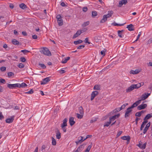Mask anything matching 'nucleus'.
<instances>
[{
  "mask_svg": "<svg viewBox=\"0 0 152 152\" xmlns=\"http://www.w3.org/2000/svg\"><path fill=\"white\" fill-rule=\"evenodd\" d=\"M120 115L119 114H118L112 117H109V121L104 123V126H108L111 123L112 121H113V120H115L116 118H118L119 116Z\"/></svg>",
  "mask_w": 152,
  "mask_h": 152,
  "instance_id": "f257e3e1",
  "label": "nucleus"
},
{
  "mask_svg": "<svg viewBox=\"0 0 152 152\" xmlns=\"http://www.w3.org/2000/svg\"><path fill=\"white\" fill-rule=\"evenodd\" d=\"M141 86V84L140 83H139L137 84H132L126 90V92L127 93L129 92L134 89L138 88L140 87Z\"/></svg>",
  "mask_w": 152,
  "mask_h": 152,
  "instance_id": "f03ea898",
  "label": "nucleus"
},
{
  "mask_svg": "<svg viewBox=\"0 0 152 152\" xmlns=\"http://www.w3.org/2000/svg\"><path fill=\"white\" fill-rule=\"evenodd\" d=\"M40 52L45 55L50 56L51 55V53L48 49L46 48H42L40 50Z\"/></svg>",
  "mask_w": 152,
  "mask_h": 152,
  "instance_id": "7ed1b4c3",
  "label": "nucleus"
},
{
  "mask_svg": "<svg viewBox=\"0 0 152 152\" xmlns=\"http://www.w3.org/2000/svg\"><path fill=\"white\" fill-rule=\"evenodd\" d=\"M56 18L58 25L59 26H62L63 24V23L61 15H57Z\"/></svg>",
  "mask_w": 152,
  "mask_h": 152,
  "instance_id": "20e7f679",
  "label": "nucleus"
},
{
  "mask_svg": "<svg viewBox=\"0 0 152 152\" xmlns=\"http://www.w3.org/2000/svg\"><path fill=\"white\" fill-rule=\"evenodd\" d=\"M19 83L14 84H8L7 85L8 88L10 89L15 88H18Z\"/></svg>",
  "mask_w": 152,
  "mask_h": 152,
  "instance_id": "39448f33",
  "label": "nucleus"
},
{
  "mask_svg": "<svg viewBox=\"0 0 152 152\" xmlns=\"http://www.w3.org/2000/svg\"><path fill=\"white\" fill-rule=\"evenodd\" d=\"M98 94V91H93L91 94V100L92 101L93 100L94 97Z\"/></svg>",
  "mask_w": 152,
  "mask_h": 152,
  "instance_id": "423d86ee",
  "label": "nucleus"
},
{
  "mask_svg": "<svg viewBox=\"0 0 152 152\" xmlns=\"http://www.w3.org/2000/svg\"><path fill=\"white\" fill-rule=\"evenodd\" d=\"M147 107V104H142L137 107V109L138 110H140L144 109Z\"/></svg>",
  "mask_w": 152,
  "mask_h": 152,
  "instance_id": "0eeeda50",
  "label": "nucleus"
},
{
  "mask_svg": "<svg viewBox=\"0 0 152 152\" xmlns=\"http://www.w3.org/2000/svg\"><path fill=\"white\" fill-rule=\"evenodd\" d=\"M132 110L129 108V107L128 108L126 112V113L125 114V118H126L128 117L129 115V113L132 112Z\"/></svg>",
  "mask_w": 152,
  "mask_h": 152,
  "instance_id": "6e6552de",
  "label": "nucleus"
},
{
  "mask_svg": "<svg viewBox=\"0 0 152 152\" xmlns=\"http://www.w3.org/2000/svg\"><path fill=\"white\" fill-rule=\"evenodd\" d=\"M150 94L149 93H145L144 94H142L141 97V100H143L147 99L150 95Z\"/></svg>",
  "mask_w": 152,
  "mask_h": 152,
  "instance_id": "1a4fd4ad",
  "label": "nucleus"
},
{
  "mask_svg": "<svg viewBox=\"0 0 152 152\" xmlns=\"http://www.w3.org/2000/svg\"><path fill=\"white\" fill-rule=\"evenodd\" d=\"M14 118V116H12L10 118L7 119L5 121L7 123H12Z\"/></svg>",
  "mask_w": 152,
  "mask_h": 152,
  "instance_id": "9d476101",
  "label": "nucleus"
},
{
  "mask_svg": "<svg viewBox=\"0 0 152 152\" xmlns=\"http://www.w3.org/2000/svg\"><path fill=\"white\" fill-rule=\"evenodd\" d=\"M49 78L47 77L43 79V81L41 82V84L43 85L47 83L50 81Z\"/></svg>",
  "mask_w": 152,
  "mask_h": 152,
  "instance_id": "9b49d317",
  "label": "nucleus"
},
{
  "mask_svg": "<svg viewBox=\"0 0 152 152\" xmlns=\"http://www.w3.org/2000/svg\"><path fill=\"white\" fill-rule=\"evenodd\" d=\"M127 3V0H122L119 2L118 6L121 7L123 4H126Z\"/></svg>",
  "mask_w": 152,
  "mask_h": 152,
  "instance_id": "f8f14e48",
  "label": "nucleus"
},
{
  "mask_svg": "<svg viewBox=\"0 0 152 152\" xmlns=\"http://www.w3.org/2000/svg\"><path fill=\"white\" fill-rule=\"evenodd\" d=\"M151 123L150 122H149L148 123L145 128L144 129L143 131V133L144 134H145L147 131L149 127L150 126Z\"/></svg>",
  "mask_w": 152,
  "mask_h": 152,
  "instance_id": "ddd939ff",
  "label": "nucleus"
},
{
  "mask_svg": "<svg viewBox=\"0 0 152 152\" xmlns=\"http://www.w3.org/2000/svg\"><path fill=\"white\" fill-rule=\"evenodd\" d=\"M74 118L73 117H71L69 118V122L71 126H72L75 123V122L74 121Z\"/></svg>",
  "mask_w": 152,
  "mask_h": 152,
  "instance_id": "4468645a",
  "label": "nucleus"
},
{
  "mask_svg": "<svg viewBox=\"0 0 152 152\" xmlns=\"http://www.w3.org/2000/svg\"><path fill=\"white\" fill-rule=\"evenodd\" d=\"M68 120L67 118H65L63 121V123L61 124V127L66 126H67V122Z\"/></svg>",
  "mask_w": 152,
  "mask_h": 152,
  "instance_id": "2eb2a0df",
  "label": "nucleus"
},
{
  "mask_svg": "<svg viewBox=\"0 0 152 152\" xmlns=\"http://www.w3.org/2000/svg\"><path fill=\"white\" fill-rule=\"evenodd\" d=\"M127 28H128V30L129 31H133L134 30V26L132 24L128 25L127 27Z\"/></svg>",
  "mask_w": 152,
  "mask_h": 152,
  "instance_id": "dca6fc26",
  "label": "nucleus"
},
{
  "mask_svg": "<svg viewBox=\"0 0 152 152\" xmlns=\"http://www.w3.org/2000/svg\"><path fill=\"white\" fill-rule=\"evenodd\" d=\"M113 11H109L108 12V13L107 15H105L106 17H107V18H109L112 16L113 14Z\"/></svg>",
  "mask_w": 152,
  "mask_h": 152,
  "instance_id": "f3484780",
  "label": "nucleus"
},
{
  "mask_svg": "<svg viewBox=\"0 0 152 152\" xmlns=\"http://www.w3.org/2000/svg\"><path fill=\"white\" fill-rule=\"evenodd\" d=\"M81 34V32L80 31V30H78L76 33L74 35L73 38H75L77 37H78V36L80 35V34Z\"/></svg>",
  "mask_w": 152,
  "mask_h": 152,
  "instance_id": "a211bd4d",
  "label": "nucleus"
},
{
  "mask_svg": "<svg viewBox=\"0 0 152 152\" xmlns=\"http://www.w3.org/2000/svg\"><path fill=\"white\" fill-rule=\"evenodd\" d=\"M121 138L122 140H126L128 141H129L130 140V137L129 136H124L122 137H121Z\"/></svg>",
  "mask_w": 152,
  "mask_h": 152,
  "instance_id": "6ab92c4d",
  "label": "nucleus"
},
{
  "mask_svg": "<svg viewBox=\"0 0 152 152\" xmlns=\"http://www.w3.org/2000/svg\"><path fill=\"white\" fill-rule=\"evenodd\" d=\"M152 117V113L146 115L144 118V120H147Z\"/></svg>",
  "mask_w": 152,
  "mask_h": 152,
  "instance_id": "aec40b11",
  "label": "nucleus"
},
{
  "mask_svg": "<svg viewBox=\"0 0 152 152\" xmlns=\"http://www.w3.org/2000/svg\"><path fill=\"white\" fill-rule=\"evenodd\" d=\"M121 110V109L120 107L116 108L113 110L110 113V115H111V113L113 114V113H115L116 112H119Z\"/></svg>",
  "mask_w": 152,
  "mask_h": 152,
  "instance_id": "412c9836",
  "label": "nucleus"
},
{
  "mask_svg": "<svg viewBox=\"0 0 152 152\" xmlns=\"http://www.w3.org/2000/svg\"><path fill=\"white\" fill-rule=\"evenodd\" d=\"M12 42V44L15 45H18L20 44L19 42L16 39H13Z\"/></svg>",
  "mask_w": 152,
  "mask_h": 152,
  "instance_id": "4be33fe9",
  "label": "nucleus"
},
{
  "mask_svg": "<svg viewBox=\"0 0 152 152\" xmlns=\"http://www.w3.org/2000/svg\"><path fill=\"white\" fill-rule=\"evenodd\" d=\"M144 121L142 122V124L141 125L140 128V129L141 130H142L143 129V128L144 127L145 125V124L147 123L148 121L147 120H144Z\"/></svg>",
  "mask_w": 152,
  "mask_h": 152,
  "instance_id": "5701e85b",
  "label": "nucleus"
},
{
  "mask_svg": "<svg viewBox=\"0 0 152 152\" xmlns=\"http://www.w3.org/2000/svg\"><path fill=\"white\" fill-rule=\"evenodd\" d=\"M107 20V17H106L105 15L103 16L100 22L101 23H104Z\"/></svg>",
  "mask_w": 152,
  "mask_h": 152,
  "instance_id": "b1692460",
  "label": "nucleus"
},
{
  "mask_svg": "<svg viewBox=\"0 0 152 152\" xmlns=\"http://www.w3.org/2000/svg\"><path fill=\"white\" fill-rule=\"evenodd\" d=\"M18 88H25L27 86V85L25 83H22L21 84L19 83Z\"/></svg>",
  "mask_w": 152,
  "mask_h": 152,
  "instance_id": "393cba45",
  "label": "nucleus"
},
{
  "mask_svg": "<svg viewBox=\"0 0 152 152\" xmlns=\"http://www.w3.org/2000/svg\"><path fill=\"white\" fill-rule=\"evenodd\" d=\"M56 136L57 139H59L61 138V133L58 130L57 131Z\"/></svg>",
  "mask_w": 152,
  "mask_h": 152,
  "instance_id": "a878e982",
  "label": "nucleus"
},
{
  "mask_svg": "<svg viewBox=\"0 0 152 152\" xmlns=\"http://www.w3.org/2000/svg\"><path fill=\"white\" fill-rule=\"evenodd\" d=\"M20 8L23 10L25 9L26 8V6L23 3H21L19 5Z\"/></svg>",
  "mask_w": 152,
  "mask_h": 152,
  "instance_id": "bb28decb",
  "label": "nucleus"
},
{
  "mask_svg": "<svg viewBox=\"0 0 152 152\" xmlns=\"http://www.w3.org/2000/svg\"><path fill=\"white\" fill-rule=\"evenodd\" d=\"M140 71L137 69H136L135 71L132 70L130 71V73L133 74H137L139 73Z\"/></svg>",
  "mask_w": 152,
  "mask_h": 152,
  "instance_id": "cd10ccee",
  "label": "nucleus"
},
{
  "mask_svg": "<svg viewBox=\"0 0 152 152\" xmlns=\"http://www.w3.org/2000/svg\"><path fill=\"white\" fill-rule=\"evenodd\" d=\"M70 58L69 57H67L65 58L64 60H63L61 62L63 64H65L68 61Z\"/></svg>",
  "mask_w": 152,
  "mask_h": 152,
  "instance_id": "c85d7f7f",
  "label": "nucleus"
},
{
  "mask_svg": "<svg viewBox=\"0 0 152 152\" xmlns=\"http://www.w3.org/2000/svg\"><path fill=\"white\" fill-rule=\"evenodd\" d=\"M83 42V41L82 40H79L77 41H74V43L75 45H77L82 43Z\"/></svg>",
  "mask_w": 152,
  "mask_h": 152,
  "instance_id": "c756f323",
  "label": "nucleus"
},
{
  "mask_svg": "<svg viewBox=\"0 0 152 152\" xmlns=\"http://www.w3.org/2000/svg\"><path fill=\"white\" fill-rule=\"evenodd\" d=\"M52 145H56V140L53 137H52Z\"/></svg>",
  "mask_w": 152,
  "mask_h": 152,
  "instance_id": "7c9ffc66",
  "label": "nucleus"
},
{
  "mask_svg": "<svg viewBox=\"0 0 152 152\" xmlns=\"http://www.w3.org/2000/svg\"><path fill=\"white\" fill-rule=\"evenodd\" d=\"M79 112L80 114H83V108L82 107H80L79 108Z\"/></svg>",
  "mask_w": 152,
  "mask_h": 152,
  "instance_id": "2f4dec72",
  "label": "nucleus"
},
{
  "mask_svg": "<svg viewBox=\"0 0 152 152\" xmlns=\"http://www.w3.org/2000/svg\"><path fill=\"white\" fill-rule=\"evenodd\" d=\"M89 24V21L86 22L82 25V26L83 27H84L88 25Z\"/></svg>",
  "mask_w": 152,
  "mask_h": 152,
  "instance_id": "473e14b6",
  "label": "nucleus"
},
{
  "mask_svg": "<svg viewBox=\"0 0 152 152\" xmlns=\"http://www.w3.org/2000/svg\"><path fill=\"white\" fill-rule=\"evenodd\" d=\"M94 90H99L100 89V86L99 85H96L94 87Z\"/></svg>",
  "mask_w": 152,
  "mask_h": 152,
  "instance_id": "72a5a7b5",
  "label": "nucleus"
},
{
  "mask_svg": "<svg viewBox=\"0 0 152 152\" xmlns=\"http://www.w3.org/2000/svg\"><path fill=\"white\" fill-rule=\"evenodd\" d=\"M82 145H81L79 146V147L77 148L76 150L75 151V152H80L82 151V150H81L80 148H82Z\"/></svg>",
  "mask_w": 152,
  "mask_h": 152,
  "instance_id": "f704fd0d",
  "label": "nucleus"
},
{
  "mask_svg": "<svg viewBox=\"0 0 152 152\" xmlns=\"http://www.w3.org/2000/svg\"><path fill=\"white\" fill-rule=\"evenodd\" d=\"M7 75L9 77H10L14 75V73L12 72H8L7 73Z\"/></svg>",
  "mask_w": 152,
  "mask_h": 152,
  "instance_id": "c9c22d12",
  "label": "nucleus"
},
{
  "mask_svg": "<svg viewBox=\"0 0 152 152\" xmlns=\"http://www.w3.org/2000/svg\"><path fill=\"white\" fill-rule=\"evenodd\" d=\"M97 13L96 11H93L92 12V17L94 18L97 15Z\"/></svg>",
  "mask_w": 152,
  "mask_h": 152,
  "instance_id": "e433bc0d",
  "label": "nucleus"
},
{
  "mask_svg": "<svg viewBox=\"0 0 152 152\" xmlns=\"http://www.w3.org/2000/svg\"><path fill=\"white\" fill-rule=\"evenodd\" d=\"M85 140V139L83 140H78L75 141V143L77 145L79 143H81L83 142Z\"/></svg>",
  "mask_w": 152,
  "mask_h": 152,
  "instance_id": "4c0bfd02",
  "label": "nucleus"
},
{
  "mask_svg": "<svg viewBox=\"0 0 152 152\" xmlns=\"http://www.w3.org/2000/svg\"><path fill=\"white\" fill-rule=\"evenodd\" d=\"M125 24V23H124V24H118V23H112V25H113L114 26H123L124 24Z\"/></svg>",
  "mask_w": 152,
  "mask_h": 152,
  "instance_id": "58836bf2",
  "label": "nucleus"
},
{
  "mask_svg": "<svg viewBox=\"0 0 152 152\" xmlns=\"http://www.w3.org/2000/svg\"><path fill=\"white\" fill-rule=\"evenodd\" d=\"M18 66V67L20 68H23L24 67V64L22 63H20Z\"/></svg>",
  "mask_w": 152,
  "mask_h": 152,
  "instance_id": "ea45409f",
  "label": "nucleus"
},
{
  "mask_svg": "<svg viewBox=\"0 0 152 152\" xmlns=\"http://www.w3.org/2000/svg\"><path fill=\"white\" fill-rule=\"evenodd\" d=\"M77 117L78 118L81 119L83 118V114H79V113H77Z\"/></svg>",
  "mask_w": 152,
  "mask_h": 152,
  "instance_id": "a19ab883",
  "label": "nucleus"
},
{
  "mask_svg": "<svg viewBox=\"0 0 152 152\" xmlns=\"http://www.w3.org/2000/svg\"><path fill=\"white\" fill-rule=\"evenodd\" d=\"M39 65L43 69H45L46 68V66L43 64H41L40 63H39Z\"/></svg>",
  "mask_w": 152,
  "mask_h": 152,
  "instance_id": "79ce46f5",
  "label": "nucleus"
},
{
  "mask_svg": "<svg viewBox=\"0 0 152 152\" xmlns=\"http://www.w3.org/2000/svg\"><path fill=\"white\" fill-rule=\"evenodd\" d=\"M118 36L121 38H122L124 37V35H122V34L121 33H120V30H118Z\"/></svg>",
  "mask_w": 152,
  "mask_h": 152,
  "instance_id": "37998d69",
  "label": "nucleus"
},
{
  "mask_svg": "<svg viewBox=\"0 0 152 152\" xmlns=\"http://www.w3.org/2000/svg\"><path fill=\"white\" fill-rule=\"evenodd\" d=\"M146 144L147 143L146 142L143 145L142 144L141 148L143 149H145L146 148Z\"/></svg>",
  "mask_w": 152,
  "mask_h": 152,
  "instance_id": "c03bdc74",
  "label": "nucleus"
},
{
  "mask_svg": "<svg viewBox=\"0 0 152 152\" xmlns=\"http://www.w3.org/2000/svg\"><path fill=\"white\" fill-rule=\"evenodd\" d=\"M92 146V143H91V144L89 145L86 149V150L88 151H89L90 149H91V147Z\"/></svg>",
  "mask_w": 152,
  "mask_h": 152,
  "instance_id": "a18cd8bd",
  "label": "nucleus"
},
{
  "mask_svg": "<svg viewBox=\"0 0 152 152\" xmlns=\"http://www.w3.org/2000/svg\"><path fill=\"white\" fill-rule=\"evenodd\" d=\"M34 92L33 90L31 89L30 91H28V92H25V93L27 94H32Z\"/></svg>",
  "mask_w": 152,
  "mask_h": 152,
  "instance_id": "49530a36",
  "label": "nucleus"
},
{
  "mask_svg": "<svg viewBox=\"0 0 152 152\" xmlns=\"http://www.w3.org/2000/svg\"><path fill=\"white\" fill-rule=\"evenodd\" d=\"M20 60L22 62H24L26 61V59L24 57H22L20 58Z\"/></svg>",
  "mask_w": 152,
  "mask_h": 152,
  "instance_id": "de8ad7c7",
  "label": "nucleus"
},
{
  "mask_svg": "<svg viewBox=\"0 0 152 152\" xmlns=\"http://www.w3.org/2000/svg\"><path fill=\"white\" fill-rule=\"evenodd\" d=\"M128 104L127 103H126V104H124L122 105L121 107H120L121 109V110L124 109L125 108L126 106Z\"/></svg>",
  "mask_w": 152,
  "mask_h": 152,
  "instance_id": "09e8293b",
  "label": "nucleus"
},
{
  "mask_svg": "<svg viewBox=\"0 0 152 152\" xmlns=\"http://www.w3.org/2000/svg\"><path fill=\"white\" fill-rule=\"evenodd\" d=\"M140 35H141V33L140 32L138 35V36L137 37V39H136V40H135L134 42H136L138 40V39H139V38L140 37Z\"/></svg>",
  "mask_w": 152,
  "mask_h": 152,
  "instance_id": "8fccbe9b",
  "label": "nucleus"
},
{
  "mask_svg": "<svg viewBox=\"0 0 152 152\" xmlns=\"http://www.w3.org/2000/svg\"><path fill=\"white\" fill-rule=\"evenodd\" d=\"M0 70L2 72L5 71L6 70V68L5 66H2L1 67Z\"/></svg>",
  "mask_w": 152,
  "mask_h": 152,
  "instance_id": "3c124183",
  "label": "nucleus"
},
{
  "mask_svg": "<svg viewBox=\"0 0 152 152\" xmlns=\"http://www.w3.org/2000/svg\"><path fill=\"white\" fill-rule=\"evenodd\" d=\"M21 52L23 53L24 54H25L26 53L29 52L30 51L26 50H21Z\"/></svg>",
  "mask_w": 152,
  "mask_h": 152,
  "instance_id": "603ef678",
  "label": "nucleus"
},
{
  "mask_svg": "<svg viewBox=\"0 0 152 152\" xmlns=\"http://www.w3.org/2000/svg\"><path fill=\"white\" fill-rule=\"evenodd\" d=\"M141 114L140 112H137L135 114V116L138 117H140L141 116Z\"/></svg>",
  "mask_w": 152,
  "mask_h": 152,
  "instance_id": "864d4df0",
  "label": "nucleus"
},
{
  "mask_svg": "<svg viewBox=\"0 0 152 152\" xmlns=\"http://www.w3.org/2000/svg\"><path fill=\"white\" fill-rule=\"evenodd\" d=\"M137 106L136 104L134 103L132 105L131 107H129V108H130L131 109H132L134 107H137Z\"/></svg>",
  "mask_w": 152,
  "mask_h": 152,
  "instance_id": "5fc2aeb1",
  "label": "nucleus"
},
{
  "mask_svg": "<svg viewBox=\"0 0 152 152\" xmlns=\"http://www.w3.org/2000/svg\"><path fill=\"white\" fill-rule=\"evenodd\" d=\"M122 133L123 132L122 131H120L118 132L117 134V137H118L119 136L122 134Z\"/></svg>",
  "mask_w": 152,
  "mask_h": 152,
  "instance_id": "6e6d98bb",
  "label": "nucleus"
},
{
  "mask_svg": "<svg viewBox=\"0 0 152 152\" xmlns=\"http://www.w3.org/2000/svg\"><path fill=\"white\" fill-rule=\"evenodd\" d=\"M85 45H80L77 48V49H82L85 47Z\"/></svg>",
  "mask_w": 152,
  "mask_h": 152,
  "instance_id": "4d7b16f0",
  "label": "nucleus"
},
{
  "mask_svg": "<svg viewBox=\"0 0 152 152\" xmlns=\"http://www.w3.org/2000/svg\"><path fill=\"white\" fill-rule=\"evenodd\" d=\"M80 30V31L81 32V33H82L86 31L87 30V29L86 28H84L83 29Z\"/></svg>",
  "mask_w": 152,
  "mask_h": 152,
  "instance_id": "13d9d810",
  "label": "nucleus"
},
{
  "mask_svg": "<svg viewBox=\"0 0 152 152\" xmlns=\"http://www.w3.org/2000/svg\"><path fill=\"white\" fill-rule=\"evenodd\" d=\"M5 79H0V82L2 83H4L5 82Z\"/></svg>",
  "mask_w": 152,
  "mask_h": 152,
  "instance_id": "bf43d9fd",
  "label": "nucleus"
},
{
  "mask_svg": "<svg viewBox=\"0 0 152 152\" xmlns=\"http://www.w3.org/2000/svg\"><path fill=\"white\" fill-rule=\"evenodd\" d=\"M105 51L103 50L101 51L100 53L102 55H103V56H104L105 54Z\"/></svg>",
  "mask_w": 152,
  "mask_h": 152,
  "instance_id": "052dcab7",
  "label": "nucleus"
},
{
  "mask_svg": "<svg viewBox=\"0 0 152 152\" xmlns=\"http://www.w3.org/2000/svg\"><path fill=\"white\" fill-rule=\"evenodd\" d=\"M4 118V116L2 114V113L0 112V120Z\"/></svg>",
  "mask_w": 152,
  "mask_h": 152,
  "instance_id": "680f3d73",
  "label": "nucleus"
},
{
  "mask_svg": "<svg viewBox=\"0 0 152 152\" xmlns=\"http://www.w3.org/2000/svg\"><path fill=\"white\" fill-rule=\"evenodd\" d=\"M88 10L87 7H84L83 8V11L84 12H86Z\"/></svg>",
  "mask_w": 152,
  "mask_h": 152,
  "instance_id": "e2e57ef3",
  "label": "nucleus"
},
{
  "mask_svg": "<svg viewBox=\"0 0 152 152\" xmlns=\"http://www.w3.org/2000/svg\"><path fill=\"white\" fill-rule=\"evenodd\" d=\"M88 38H86L84 40V42L86 43H87L88 44H90V42H88Z\"/></svg>",
  "mask_w": 152,
  "mask_h": 152,
  "instance_id": "0e129e2a",
  "label": "nucleus"
},
{
  "mask_svg": "<svg viewBox=\"0 0 152 152\" xmlns=\"http://www.w3.org/2000/svg\"><path fill=\"white\" fill-rule=\"evenodd\" d=\"M63 129V130L64 132H66V128L65 126L63 127H61Z\"/></svg>",
  "mask_w": 152,
  "mask_h": 152,
  "instance_id": "69168bd1",
  "label": "nucleus"
},
{
  "mask_svg": "<svg viewBox=\"0 0 152 152\" xmlns=\"http://www.w3.org/2000/svg\"><path fill=\"white\" fill-rule=\"evenodd\" d=\"M32 38L34 39H37V36L36 35H34L32 36Z\"/></svg>",
  "mask_w": 152,
  "mask_h": 152,
  "instance_id": "338daca9",
  "label": "nucleus"
},
{
  "mask_svg": "<svg viewBox=\"0 0 152 152\" xmlns=\"http://www.w3.org/2000/svg\"><path fill=\"white\" fill-rule=\"evenodd\" d=\"M94 40L96 42H99V39H98V38L97 37H94Z\"/></svg>",
  "mask_w": 152,
  "mask_h": 152,
  "instance_id": "774afa93",
  "label": "nucleus"
}]
</instances>
